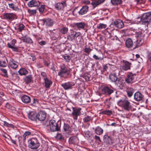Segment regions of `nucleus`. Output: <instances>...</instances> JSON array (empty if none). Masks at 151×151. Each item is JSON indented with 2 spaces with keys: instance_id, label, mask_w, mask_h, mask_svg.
Here are the masks:
<instances>
[{
  "instance_id": "63",
  "label": "nucleus",
  "mask_w": 151,
  "mask_h": 151,
  "mask_svg": "<svg viewBox=\"0 0 151 151\" xmlns=\"http://www.w3.org/2000/svg\"><path fill=\"white\" fill-rule=\"evenodd\" d=\"M5 100L3 97L0 98V106L1 105L3 102Z\"/></svg>"
},
{
  "instance_id": "28",
  "label": "nucleus",
  "mask_w": 151,
  "mask_h": 151,
  "mask_svg": "<svg viewBox=\"0 0 151 151\" xmlns=\"http://www.w3.org/2000/svg\"><path fill=\"white\" fill-rule=\"evenodd\" d=\"M8 6L13 11H19V10L18 6L17 5L13 3L9 4Z\"/></svg>"
},
{
  "instance_id": "41",
  "label": "nucleus",
  "mask_w": 151,
  "mask_h": 151,
  "mask_svg": "<svg viewBox=\"0 0 151 151\" xmlns=\"http://www.w3.org/2000/svg\"><path fill=\"white\" fill-rule=\"evenodd\" d=\"M62 57L64 58L65 61L68 63L69 62L71 59V57L67 54H65L62 55Z\"/></svg>"
},
{
  "instance_id": "33",
  "label": "nucleus",
  "mask_w": 151,
  "mask_h": 151,
  "mask_svg": "<svg viewBox=\"0 0 151 151\" xmlns=\"http://www.w3.org/2000/svg\"><path fill=\"white\" fill-rule=\"evenodd\" d=\"M32 77L31 75L26 76L24 79V81L27 84H28L31 82L32 81Z\"/></svg>"
},
{
  "instance_id": "57",
  "label": "nucleus",
  "mask_w": 151,
  "mask_h": 151,
  "mask_svg": "<svg viewBox=\"0 0 151 151\" xmlns=\"http://www.w3.org/2000/svg\"><path fill=\"white\" fill-rule=\"evenodd\" d=\"M107 68L108 66H107V64L104 65H103V69L101 70V71L102 72H104L106 71Z\"/></svg>"
},
{
  "instance_id": "42",
  "label": "nucleus",
  "mask_w": 151,
  "mask_h": 151,
  "mask_svg": "<svg viewBox=\"0 0 151 151\" xmlns=\"http://www.w3.org/2000/svg\"><path fill=\"white\" fill-rule=\"evenodd\" d=\"M73 33L71 32L70 34L69 35L67 36V39L68 40L71 41H73L74 39L75 36L73 32Z\"/></svg>"
},
{
  "instance_id": "45",
  "label": "nucleus",
  "mask_w": 151,
  "mask_h": 151,
  "mask_svg": "<svg viewBox=\"0 0 151 151\" xmlns=\"http://www.w3.org/2000/svg\"><path fill=\"white\" fill-rule=\"evenodd\" d=\"M58 140L61 141L63 140L64 138L63 136L60 133H58L56 136Z\"/></svg>"
},
{
  "instance_id": "1",
  "label": "nucleus",
  "mask_w": 151,
  "mask_h": 151,
  "mask_svg": "<svg viewBox=\"0 0 151 151\" xmlns=\"http://www.w3.org/2000/svg\"><path fill=\"white\" fill-rule=\"evenodd\" d=\"M59 68L58 75L60 77L68 78L70 73V69H68L64 64L60 65Z\"/></svg>"
},
{
  "instance_id": "3",
  "label": "nucleus",
  "mask_w": 151,
  "mask_h": 151,
  "mask_svg": "<svg viewBox=\"0 0 151 151\" xmlns=\"http://www.w3.org/2000/svg\"><path fill=\"white\" fill-rule=\"evenodd\" d=\"M49 125L50 130L52 132L58 131L60 130V126L58 121L51 120L49 121Z\"/></svg>"
},
{
  "instance_id": "9",
  "label": "nucleus",
  "mask_w": 151,
  "mask_h": 151,
  "mask_svg": "<svg viewBox=\"0 0 151 151\" xmlns=\"http://www.w3.org/2000/svg\"><path fill=\"white\" fill-rule=\"evenodd\" d=\"M40 21L42 22V25H45L47 27L52 26L55 23V21L53 19L49 18L40 19Z\"/></svg>"
},
{
  "instance_id": "40",
  "label": "nucleus",
  "mask_w": 151,
  "mask_h": 151,
  "mask_svg": "<svg viewBox=\"0 0 151 151\" xmlns=\"http://www.w3.org/2000/svg\"><path fill=\"white\" fill-rule=\"evenodd\" d=\"M111 3L114 5H118L122 3V0H111Z\"/></svg>"
},
{
  "instance_id": "31",
  "label": "nucleus",
  "mask_w": 151,
  "mask_h": 151,
  "mask_svg": "<svg viewBox=\"0 0 151 151\" xmlns=\"http://www.w3.org/2000/svg\"><path fill=\"white\" fill-rule=\"evenodd\" d=\"M68 31V28L65 27H62L59 29V32L63 35H65L67 34Z\"/></svg>"
},
{
  "instance_id": "12",
  "label": "nucleus",
  "mask_w": 151,
  "mask_h": 151,
  "mask_svg": "<svg viewBox=\"0 0 151 151\" xmlns=\"http://www.w3.org/2000/svg\"><path fill=\"white\" fill-rule=\"evenodd\" d=\"M114 92L113 88L108 86H105L102 89L103 93L106 95L109 96Z\"/></svg>"
},
{
  "instance_id": "53",
  "label": "nucleus",
  "mask_w": 151,
  "mask_h": 151,
  "mask_svg": "<svg viewBox=\"0 0 151 151\" xmlns=\"http://www.w3.org/2000/svg\"><path fill=\"white\" fill-rule=\"evenodd\" d=\"M0 70L4 74V76L5 77H7L8 74L6 70L4 68L0 69Z\"/></svg>"
},
{
  "instance_id": "51",
  "label": "nucleus",
  "mask_w": 151,
  "mask_h": 151,
  "mask_svg": "<svg viewBox=\"0 0 151 151\" xmlns=\"http://www.w3.org/2000/svg\"><path fill=\"white\" fill-rule=\"evenodd\" d=\"M45 8V5H41L39 8V12L41 13L43 12L44 11Z\"/></svg>"
},
{
  "instance_id": "27",
  "label": "nucleus",
  "mask_w": 151,
  "mask_h": 151,
  "mask_svg": "<svg viewBox=\"0 0 151 151\" xmlns=\"http://www.w3.org/2000/svg\"><path fill=\"white\" fill-rule=\"evenodd\" d=\"M21 99L23 102L25 104H28L31 101L30 97L26 95L23 96Z\"/></svg>"
},
{
  "instance_id": "11",
  "label": "nucleus",
  "mask_w": 151,
  "mask_h": 151,
  "mask_svg": "<svg viewBox=\"0 0 151 151\" xmlns=\"http://www.w3.org/2000/svg\"><path fill=\"white\" fill-rule=\"evenodd\" d=\"M136 75L135 74H133L132 72L128 73L125 80L126 82L128 84L132 83L134 82V77Z\"/></svg>"
},
{
  "instance_id": "15",
  "label": "nucleus",
  "mask_w": 151,
  "mask_h": 151,
  "mask_svg": "<svg viewBox=\"0 0 151 151\" xmlns=\"http://www.w3.org/2000/svg\"><path fill=\"white\" fill-rule=\"evenodd\" d=\"M46 113L44 111H41L37 114V119L40 121H43L46 118Z\"/></svg>"
},
{
  "instance_id": "16",
  "label": "nucleus",
  "mask_w": 151,
  "mask_h": 151,
  "mask_svg": "<svg viewBox=\"0 0 151 151\" xmlns=\"http://www.w3.org/2000/svg\"><path fill=\"white\" fill-rule=\"evenodd\" d=\"M40 2L36 0H31L29 2L27 5L29 7H38L40 5Z\"/></svg>"
},
{
  "instance_id": "58",
  "label": "nucleus",
  "mask_w": 151,
  "mask_h": 151,
  "mask_svg": "<svg viewBox=\"0 0 151 151\" xmlns=\"http://www.w3.org/2000/svg\"><path fill=\"white\" fill-rule=\"evenodd\" d=\"M30 56L32 58V59L33 61H34L36 59L35 55L34 54H31Z\"/></svg>"
},
{
  "instance_id": "54",
  "label": "nucleus",
  "mask_w": 151,
  "mask_h": 151,
  "mask_svg": "<svg viewBox=\"0 0 151 151\" xmlns=\"http://www.w3.org/2000/svg\"><path fill=\"white\" fill-rule=\"evenodd\" d=\"M92 50V49H91L90 47L88 48L86 47L84 50V52L88 54H89Z\"/></svg>"
},
{
  "instance_id": "26",
  "label": "nucleus",
  "mask_w": 151,
  "mask_h": 151,
  "mask_svg": "<svg viewBox=\"0 0 151 151\" xmlns=\"http://www.w3.org/2000/svg\"><path fill=\"white\" fill-rule=\"evenodd\" d=\"M22 40L23 42L27 43L32 44L33 43V41L31 38L26 35L22 37Z\"/></svg>"
},
{
  "instance_id": "44",
  "label": "nucleus",
  "mask_w": 151,
  "mask_h": 151,
  "mask_svg": "<svg viewBox=\"0 0 151 151\" xmlns=\"http://www.w3.org/2000/svg\"><path fill=\"white\" fill-rule=\"evenodd\" d=\"M107 27V25L106 24L102 23H100L97 26V28L99 29H105Z\"/></svg>"
},
{
  "instance_id": "32",
  "label": "nucleus",
  "mask_w": 151,
  "mask_h": 151,
  "mask_svg": "<svg viewBox=\"0 0 151 151\" xmlns=\"http://www.w3.org/2000/svg\"><path fill=\"white\" fill-rule=\"evenodd\" d=\"M127 95L129 97H131L134 92V90L132 88H128L126 90Z\"/></svg>"
},
{
  "instance_id": "60",
  "label": "nucleus",
  "mask_w": 151,
  "mask_h": 151,
  "mask_svg": "<svg viewBox=\"0 0 151 151\" xmlns=\"http://www.w3.org/2000/svg\"><path fill=\"white\" fill-rule=\"evenodd\" d=\"M39 103V100L36 99L34 98L33 104H36Z\"/></svg>"
},
{
  "instance_id": "21",
  "label": "nucleus",
  "mask_w": 151,
  "mask_h": 151,
  "mask_svg": "<svg viewBox=\"0 0 151 151\" xmlns=\"http://www.w3.org/2000/svg\"><path fill=\"white\" fill-rule=\"evenodd\" d=\"M18 63L14 59L11 58L9 61V64L11 68L13 69H16L18 66Z\"/></svg>"
},
{
  "instance_id": "4",
  "label": "nucleus",
  "mask_w": 151,
  "mask_h": 151,
  "mask_svg": "<svg viewBox=\"0 0 151 151\" xmlns=\"http://www.w3.org/2000/svg\"><path fill=\"white\" fill-rule=\"evenodd\" d=\"M142 35V31H139L136 33L135 37L137 40L135 43L137 47L141 45L143 42L144 37Z\"/></svg>"
},
{
  "instance_id": "61",
  "label": "nucleus",
  "mask_w": 151,
  "mask_h": 151,
  "mask_svg": "<svg viewBox=\"0 0 151 151\" xmlns=\"http://www.w3.org/2000/svg\"><path fill=\"white\" fill-rule=\"evenodd\" d=\"M16 42H17L16 40L15 39H13L12 41V42H11L12 43H11V45H12V46H14V45H15V44L16 43Z\"/></svg>"
},
{
  "instance_id": "30",
  "label": "nucleus",
  "mask_w": 151,
  "mask_h": 151,
  "mask_svg": "<svg viewBox=\"0 0 151 151\" xmlns=\"http://www.w3.org/2000/svg\"><path fill=\"white\" fill-rule=\"evenodd\" d=\"M74 25L80 29H84L86 26V24L84 22H81L75 23L74 24Z\"/></svg>"
},
{
  "instance_id": "37",
  "label": "nucleus",
  "mask_w": 151,
  "mask_h": 151,
  "mask_svg": "<svg viewBox=\"0 0 151 151\" xmlns=\"http://www.w3.org/2000/svg\"><path fill=\"white\" fill-rule=\"evenodd\" d=\"M7 46L9 48L12 49L13 51L17 52H19V49L18 47L12 46V45L9 43H7Z\"/></svg>"
},
{
  "instance_id": "13",
  "label": "nucleus",
  "mask_w": 151,
  "mask_h": 151,
  "mask_svg": "<svg viewBox=\"0 0 151 151\" xmlns=\"http://www.w3.org/2000/svg\"><path fill=\"white\" fill-rule=\"evenodd\" d=\"M75 85L72 81H68L61 84V86L65 90L71 89H72L73 86Z\"/></svg>"
},
{
  "instance_id": "24",
  "label": "nucleus",
  "mask_w": 151,
  "mask_h": 151,
  "mask_svg": "<svg viewBox=\"0 0 151 151\" xmlns=\"http://www.w3.org/2000/svg\"><path fill=\"white\" fill-rule=\"evenodd\" d=\"M104 141L109 145H112L114 143L110 137L106 135L104 136Z\"/></svg>"
},
{
  "instance_id": "23",
  "label": "nucleus",
  "mask_w": 151,
  "mask_h": 151,
  "mask_svg": "<svg viewBox=\"0 0 151 151\" xmlns=\"http://www.w3.org/2000/svg\"><path fill=\"white\" fill-rule=\"evenodd\" d=\"M134 100L137 101H141L143 98L142 95L140 92H137L134 95Z\"/></svg>"
},
{
  "instance_id": "52",
  "label": "nucleus",
  "mask_w": 151,
  "mask_h": 151,
  "mask_svg": "<svg viewBox=\"0 0 151 151\" xmlns=\"http://www.w3.org/2000/svg\"><path fill=\"white\" fill-rule=\"evenodd\" d=\"M105 105L108 106V107H109L111 104V103L110 102V99H106L104 102Z\"/></svg>"
},
{
  "instance_id": "47",
  "label": "nucleus",
  "mask_w": 151,
  "mask_h": 151,
  "mask_svg": "<svg viewBox=\"0 0 151 151\" xmlns=\"http://www.w3.org/2000/svg\"><path fill=\"white\" fill-rule=\"evenodd\" d=\"M25 27L22 24H21L19 25L18 26V29L20 32L24 30Z\"/></svg>"
},
{
  "instance_id": "22",
  "label": "nucleus",
  "mask_w": 151,
  "mask_h": 151,
  "mask_svg": "<svg viewBox=\"0 0 151 151\" xmlns=\"http://www.w3.org/2000/svg\"><path fill=\"white\" fill-rule=\"evenodd\" d=\"M109 78L111 82H116L118 79L116 73H110L109 76Z\"/></svg>"
},
{
  "instance_id": "14",
  "label": "nucleus",
  "mask_w": 151,
  "mask_h": 151,
  "mask_svg": "<svg viewBox=\"0 0 151 151\" xmlns=\"http://www.w3.org/2000/svg\"><path fill=\"white\" fill-rule=\"evenodd\" d=\"M122 62L123 63L122 66V70L125 71H127L130 69L131 66L132 65L131 63L125 60H123Z\"/></svg>"
},
{
  "instance_id": "46",
  "label": "nucleus",
  "mask_w": 151,
  "mask_h": 151,
  "mask_svg": "<svg viewBox=\"0 0 151 151\" xmlns=\"http://www.w3.org/2000/svg\"><path fill=\"white\" fill-rule=\"evenodd\" d=\"M102 113L108 115L110 116L112 114V112L111 110H104L102 112Z\"/></svg>"
},
{
  "instance_id": "64",
  "label": "nucleus",
  "mask_w": 151,
  "mask_h": 151,
  "mask_svg": "<svg viewBox=\"0 0 151 151\" xmlns=\"http://www.w3.org/2000/svg\"><path fill=\"white\" fill-rule=\"evenodd\" d=\"M94 138L96 140H99L100 142L101 141L100 139V138L99 136H97L96 135H95L94 137Z\"/></svg>"
},
{
  "instance_id": "36",
  "label": "nucleus",
  "mask_w": 151,
  "mask_h": 151,
  "mask_svg": "<svg viewBox=\"0 0 151 151\" xmlns=\"http://www.w3.org/2000/svg\"><path fill=\"white\" fill-rule=\"evenodd\" d=\"M94 132L97 134L100 135L103 133V130L100 127L98 126L95 128Z\"/></svg>"
},
{
  "instance_id": "34",
  "label": "nucleus",
  "mask_w": 151,
  "mask_h": 151,
  "mask_svg": "<svg viewBox=\"0 0 151 151\" xmlns=\"http://www.w3.org/2000/svg\"><path fill=\"white\" fill-rule=\"evenodd\" d=\"M126 46L128 48H131L133 46V42L130 38L128 39L125 43Z\"/></svg>"
},
{
  "instance_id": "19",
  "label": "nucleus",
  "mask_w": 151,
  "mask_h": 151,
  "mask_svg": "<svg viewBox=\"0 0 151 151\" xmlns=\"http://www.w3.org/2000/svg\"><path fill=\"white\" fill-rule=\"evenodd\" d=\"M105 0H92L91 4L93 6V9L98 6L101 4L103 3Z\"/></svg>"
},
{
  "instance_id": "43",
  "label": "nucleus",
  "mask_w": 151,
  "mask_h": 151,
  "mask_svg": "<svg viewBox=\"0 0 151 151\" xmlns=\"http://www.w3.org/2000/svg\"><path fill=\"white\" fill-rule=\"evenodd\" d=\"M92 120V118L91 116H87L85 117L83 119V122L84 123H87L89 122L91 120Z\"/></svg>"
},
{
  "instance_id": "10",
  "label": "nucleus",
  "mask_w": 151,
  "mask_h": 151,
  "mask_svg": "<svg viewBox=\"0 0 151 151\" xmlns=\"http://www.w3.org/2000/svg\"><path fill=\"white\" fill-rule=\"evenodd\" d=\"M3 17L4 19L9 21H12L17 18L16 14L12 13H5L3 14Z\"/></svg>"
},
{
  "instance_id": "49",
  "label": "nucleus",
  "mask_w": 151,
  "mask_h": 151,
  "mask_svg": "<svg viewBox=\"0 0 151 151\" xmlns=\"http://www.w3.org/2000/svg\"><path fill=\"white\" fill-rule=\"evenodd\" d=\"M7 64L6 61L4 60H0V66L5 67L6 66Z\"/></svg>"
},
{
  "instance_id": "5",
  "label": "nucleus",
  "mask_w": 151,
  "mask_h": 151,
  "mask_svg": "<svg viewBox=\"0 0 151 151\" xmlns=\"http://www.w3.org/2000/svg\"><path fill=\"white\" fill-rule=\"evenodd\" d=\"M54 7L55 9L57 10L60 11L63 10L64 7L66 6V1L60 0H55Z\"/></svg>"
},
{
  "instance_id": "7",
  "label": "nucleus",
  "mask_w": 151,
  "mask_h": 151,
  "mask_svg": "<svg viewBox=\"0 0 151 151\" xmlns=\"http://www.w3.org/2000/svg\"><path fill=\"white\" fill-rule=\"evenodd\" d=\"M141 20L142 22L147 24V25L151 23V11L145 13L142 16Z\"/></svg>"
},
{
  "instance_id": "55",
  "label": "nucleus",
  "mask_w": 151,
  "mask_h": 151,
  "mask_svg": "<svg viewBox=\"0 0 151 151\" xmlns=\"http://www.w3.org/2000/svg\"><path fill=\"white\" fill-rule=\"evenodd\" d=\"M41 75L43 77L44 80L48 78L46 73L44 72H41Z\"/></svg>"
},
{
  "instance_id": "56",
  "label": "nucleus",
  "mask_w": 151,
  "mask_h": 151,
  "mask_svg": "<svg viewBox=\"0 0 151 151\" xmlns=\"http://www.w3.org/2000/svg\"><path fill=\"white\" fill-rule=\"evenodd\" d=\"M93 58L96 60H102L103 59V57H98L95 55H93Z\"/></svg>"
},
{
  "instance_id": "48",
  "label": "nucleus",
  "mask_w": 151,
  "mask_h": 151,
  "mask_svg": "<svg viewBox=\"0 0 151 151\" xmlns=\"http://www.w3.org/2000/svg\"><path fill=\"white\" fill-rule=\"evenodd\" d=\"M3 124L6 127H9L13 128L14 127V126L13 124H9L8 122L5 121L3 122Z\"/></svg>"
},
{
  "instance_id": "8",
  "label": "nucleus",
  "mask_w": 151,
  "mask_h": 151,
  "mask_svg": "<svg viewBox=\"0 0 151 151\" xmlns=\"http://www.w3.org/2000/svg\"><path fill=\"white\" fill-rule=\"evenodd\" d=\"M73 111L72 113V116L74 120H77L78 119V117L81 115V109L80 108H76L72 107Z\"/></svg>"
},
{
  "instance_id": "20",
  "label": "nucleus",
  "mask_w": 151,
  "mask_h": 151,
  "mask_svg": "<svg viewBox=\"0 0 151 151\" xmlns=\"http://www.w3.org/2000/svg\"><path fill=\"white\" fill-rule=\"evenodd\" d=\"M114 24L115 27L118 28L120 29L124 26V24L121 20L117 19L114 22Z\"/></svg>"
},
{
  "instance_id": "62",
  "label": "nucleus",
  "mask_w": 151,
  "mask_h": 151,
  "mask_svg": "<svg viewBox=\"0 0 151 151\" xmlns=\"http://www.w3.org/2000/svg\"><path fill=\"white\" fill-rule=\"evenodd\" d=\"M81 34V33L80 32H75V33L74 34L75 37H77L80 36Z\"/></svg>"
},
{
  "instance_id": "50",
  "label": "nucleus",
  "mask_w": 151,
  "mask_h": 151,
  "mask_svg": "<svg viewBox=\"0 0 151 151\" xmlns=\"http://www.w3.org/2000/svg\"><path fill=\"white\" fill-rule=\"evenodd\" d=\"M28 12L29 14L32 15L36 14L37 12L36 10L35 9H28Z\"/></svg>"
},
{
  "instance_id": "25",
  "label": "nucleus",
  "mask_w": 151,
  "mask_h": 151,
  "mask_svg": "<svg viewBox=\"0 0 151 151\" xmlns=\"http://www.w3.org/2000/svg\"><path fill=\"white\" fill-rule=\"evenodd\" d=\"M88 7L87 6H83L78 12L79 15H82L86 14L88 11Z\"/></svg>"
},
{
  "instance_id": "35",
  "label": "nucleus",
  "mask_w": 151,
  "mask_h": 151,
  "mask_svg": "<svg viewBox=\"0 0 151 151\" xmlns=\"http://www.w3.org/2000/svg\"><path fill=\"white\" fill-rule=\"evenodd\" d=\"M52 82L49 80L48 78L44 80L45 86L47 88H49L51 85L52 84Z\"/></svg>"
},
{
  "instance_id": "18",
  "label": "nucleus",
  "mask_w": 151,
  "mask_h": 151,
  "mask_svg": "<svg viewBox=\"0 0 151 151\" xmlns=\"http://www.w3.org/2000/svg\"><path fill=\"white\" fill-rule=\"evenodd\" d=\"M28 118L32 121H36L37 120V114L34 111H31L28 114Z\"/></svg>"
},
{
  "instance_id": "38",
  "label": "nucleus",
  "mask_w": 151,
  "mask_h": 151,
  "mask_svg": "<svg viewBox=\"0 0 151 151\" xmlns=\"http://www.w3.org/2000/svg\"><path fill=\"white\" fill-rule=\"evenodd\" d=\"M63 129L65 131L68 133H70L71 132V128L68 124H64Z\"/></svg>"
},
{
  "instance_id": "2",
  "label": "nucleus",
  "mask_w": 151,
  "mask_h": 151,
  "mask_svg": "<svg viewBox=\"0 0 151 151\" xmlns=\"http://www.w3.org/2000/svg\"><path fill=\"white\" fill-rule=\"evenodd\" d=\"M28 147L32 149H37L40 145V143L37 138H32L28 141Z\"/></svg>"
},
{
  "instance_id": "39",
  "label": "nucleus",
  "mask_w": 151,
  "mask_h": 151,
  "mask_svg": "<svg viewBox=\"0 0 151 151\" xmlns=\"http://www.w3.org/2000/svg\"><path fill=\"white\" fill-rule=\"evenodd\" d=\"M19 74L20 75H25L27 74L28 71L24 68L20 69L18 71Z\"/></svg>"
},
{
  "instance_id": "29",
  "label": "nucleus",
  "mask_w": 151,
  "mask_h": 151,
  "mask_svg": "<svg viewBox=\"0 0 151 151\" xmlns=\"http://www.w3.org/2000/svg\"><path fill=\"white\" fill-rule=\"evenodd\" d=\"M116 82V85L119 87H122L124 86V81L121 78H118Z\"/></svg>"
},
{
  "instance_id": "17",
  "label": "nucleus",
  "mask_w": 151,
  "mask_h": 151,
  "mask_svg": "<svg viewBox=\"0 0 151 151\" xmlns=\"http://www.w3.org/2000/svg\"><path fill=\"white\" fill-rule=\"evenodd\" d=\"M78 138L76 136H73L70 137L68 140V142L70 144L76 145L78 143Z\"/></svg>"
},
{
  "instance_id": "59",
  "label": "nucleus",
  "mask_w": 151,
  "mask_h": 151,
  "mask_svg": "<svg viewBox=\"0 0 151 151\" xmlns=\"http://www.w3.org/2000/svg\"><path fill=\"white\" fill-rule=\"evenodd\" d=\"M31 134V132L29 131L26 132L24 134V136L27 137V136L30 135Z\"/></svg>"
},
{
  "instance_id": "6",
  "label": "nucleus",
  "mask_w": 151,
  "mask_h": 151,
  "mask_svg": "<svg viewBox=\"0 0 151 151\" xmlns=\"http://www.w3.org/2000/svg\"><path fill=\"white\" fill-rule=\"evenodd\" d=\"M119 104L125 110L129 111L131 109L132 106L130 103L127 100L120 101L119 102Z\"/></svg>"
}]
</instances>
